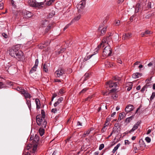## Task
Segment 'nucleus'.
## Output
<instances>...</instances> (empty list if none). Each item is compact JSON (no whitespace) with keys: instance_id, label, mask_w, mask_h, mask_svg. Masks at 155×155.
<instances>
[{"instance_id":"b1692460","label":"nucleus","mask_w":155,"mask_h":155,"mask_svg":"<svg viewBox=\"0 0 155 155\" xmlns=\"http://www.w3.org/2000/svg\"><path fill=\"white\" fill-rule=\"evenodd\" d=\"M42 128L41 127L39 129V132L41 136H42L45 133V129L44 128Z\"/></svg>"},{"instance_id":"9d476101","label":"nucleus","mask_w":155,"mask_h":155,"mask_svg":"<svg viewBox=\"0 0 155 155\" xmlns=\"http://www.w3.org/2000/svg\"><path fill=\"white\" fill-rule=\"evenodd\" d=\"M22 14L24 16H25L27 17L30 18L33 16V13L30 12L29 11L25 10L22 12Z\"/></svg>"},{"instance_id":"c9c22d12","label":"nucleus","mask_w":155,"mask_h":155,"mask_svg":"<svg viewBox=\"0 0 155 155\" xmlns=\"http://www.w3.org/2000/svg\"><path fill=\"white\" fill-rule=\"evenodd\" d=\"M132 116L127 118L125 120V122L128 123L132 120Z\"/></svg>"},{"instance_id":"f3484780","label":"nucleus","mask_w":155,"mask_h":155,"mask_svg":"<svg viewBox=\"0 0 155 155\" xmlns=\"http://www.w3.org/2000/svg\"><path fill=\"white\" fill-rule=\"evenodd\" d=\"M36 2V0H28V1L29 5L33 7H35Z\"/></svg>"},{"instance_id":"6ab92c4d","label":"nucleus","mask_w":155,"mask_h":155,"mask_svg":"<svg viewBox=\"0 0 155 155\" xmlns=\"http://www.w3.org/2000/svg\"><path fill=\"white\" fill-rule=\"evenodd\" d=\"M149 86L150 87V85L149 84H146L140 90L141 92L142 93H143L145 91H147V88Z\"/></svg>"},{"instance_id":"49530a36","label":"nucleus","mask_w":155,"mask_h":155,"mask_svg":"<svg viewBox=\"0 0 155 155\" xmlns=\"http://www.w3.org/2000/svg\"><path fill=\"white\" fill-rule=\"evenodd\" d=\"M47 23L48 22L46 21L45 20L43 21L41 24L42 25V27H45V25H47Z\"/></svg>"},{"instance_id":"7c9ffc66","label":"nucleus","mask_w":155,"mask_h":155,"mask_svg":"<svg viewBox=\"0 0 155 155\" xmlns=\"http://www.w3.org/2000/svg\"><path fill=\"white\" fill-rule=\"evenodd\" d=\"M31 101L29 100H26V104H27V105L28 106V107L30 110H31Z\"/></svg>"},{"instance_id":"72a5a7b5","label":"nucleus","mask_w":155,"mask_h":155,"mask_svg":"<svg viewBox=\"0 0 155 155\" xmlns=\"http://www.w3.org/2000/svg\"><path fill=\"white\" fill-rule=\"evenodd\" d=\"M94 97V95L89 96L85 98L84 100L85 101H90Z\"/></svg>"},{"instance_id":"680f3d73","label":"nucleus","mask_w":155,"mask_h":155,"mask_svg":"<svg viewBox=\"0 0 155 155\" xmlns=\"http://www.w3.org/2000/svg\"><path fill=\"white\" fill-rule=\"evenodd\" d=\"M63 100V98L62 97H60L58 99V101L60 103L61 101H62Z\"/></svg>"},{"instance_id":"1a4fd4ad","label":"nucleus","mask_w":155,"mask_h":155,"mask_svg":"<svg viewBox=\"0 0 155 155\" xmlns=\"http://www.w3.org/2000/svg\"><path fill=\"white\" fill-rule=\"evenodd\" d=\"M38 59H37L35 60V63L34 66L31 68L29 72L30 74H32L36 71L37 68L38 66Z\"/></svg>"},{"instance_id":"0e129e2a","label":"nucleus","mask_w":155,"mask_h":155,"mask_svg":"<svg viewBox=\"0 0 155 155\" xmlns=\"http://www.w3.org/2000/svg\"><path fill=\"white\" fill-rule=\"evenodd\" d=\"M134 150H140L138 145L137 146H136L134 147Z\"/></svg>"},{"instance_id":"c03bdc74","label":"nucleus","mask_w":155,"mask_h":155,"mask_svg":"<svg viewBox=\"0 0 155 155\" xmlns=\"http://www.w3.org/2000/svg\"><path fill=\"white\" fill-rule=\"evenodd\" d=\"M107 126H106V125H104V126L103 127L101 130L102 133H103L106 131L107 129L106 127Z\"/></svg>"},{"instance_id":"052dcab7","label":"nucleus","mask_w":155,"mask_h":155,"mask_svg":"<svg viewBox=\"0 0 155 155\" xmlns=\"http://www.w3.org/2000/svg\"><path fill=\"white\" fill-rule=\"evenodd\" d=\"M90 131H89V130H88L87 131L85 132L84 134V135H88V134H90ZM84 137H85V136H84Z\"/></svg>"},{"instance_id":"39448f33","label":"nucleus","mask_w":155,"mask_h":155,"mask_svg":"<svg viewBox=\"0 0 155 155\" xmlns=\"http://www.w3.org/2000/svg\"><path fill=\"white\" fill-rule=\"evenodd\" d=\"M112 53V50L110 46H106L104 49L103 51V56L104 57H108L111 55Z\"/></svg>"},{"instance_id":"2f4dec72","label":"nucleus","mask_w":155,"mask_h":155,"mask_svg":"<svg viewBox=\"0 0 155 155\" xmlns=\"http://www.w3.org/2000/svg\"><path fill=\"white\" fill-rule=\"evenodd\" d=\"M39 140V137L37 135H35V138L34 139V141L36 143H38Z\"/></svg>"},{"instance_id":"6e6d98bb","label":"nucleus","mask_w":155,"mask_h":155,"mask_svg":"<svg viewBox=\"0 0 155 155\" xmlns=\"http://www.w3.org/2000/svg\"><path fill=\"white\" fill-rule=\"evenodd\" d=\"M45 46H43V45H42L41 44H39L38 45V47L39 48L41 49H42L45 48Z\"/></svg>"},{"instance_id":"603ef678","label":"nucleus","mask_w":155,"mask_h":155,"mask_svg":"<svg viewBox=\"0 0 155 155\" xmlns=\"http://www.w3.org/2000/svg\"><path fill=\"white\" fill-rule=\"evenodd\" d=\"M145 140L148 143H149L151 141V139L149 137H146L145 138Z\"/></svg>"},{"instance_id":"79ce46f5","label":"nucleus","mask_w":155,"mask_h":155,"mask_svg":"<svg viewBox=\"0 0 155 155\" xmlns=\"http://www.w3.org/2000/svg\"><path fill=\"white\" fill-rule=\"evenodd\" d=\"M155 97V92H153L152 93V95H151L150 98V101H152Z\"/></svg>"},{"instance_id":"3c124183","label":"nucleus","mask_w":155,"mask_h":155,"mask_svg":"<svg viewBox=\"0 0 155 155\" xmlns=\"http://www.w3.org/2000/svg\"><path fill=\"white\" fill-rule=\"evenodd\" d=\"M104 144L103 143L100 144L99 147V150H102L104 147Z\"/></svg>"},{"instance_id":"ddd939ff","label":"nucleus","mask_w":155,"mask_h":155,"mask_svg":"<svg viewBox=\"0 0 155 155\" xmlns=\"http://www.w3.org/2000/svg\"><path fill=\"white\" fill-rule=\"evenodd\" d=\"M21 94L23 95L25 99L27 98H30L31 97V94L29 93L27 91L25 90H24L22 91H21Z\"/></svg>"},{"instance_id":"13d9d810","label":"nucleus","mask_w":155,"mask_h":155,"mask_svg":"<svg viewBox=\"0 0 155 155\" xmlns=\"http://www.w3.org/2000/svg\"><path fill=\"white\" fill-rule=\"evenodd\" d=\"M64 93L63 90L62 89H60L59 91V95L62 94Z\"/></svg>"},{"instance_id":"a878e982","label":"nucleus","mask_w":155,"mask_h":155,"mask_svg":"<svg viewBox=\"0 0 155 155\" xmlns=\"http://www.w3.org/2000/svg\"><path fill=\"white\" fill-rule=\"evenodd\" d=\"M51 27L52 25L50 24H49L45 29V33H48L51 30Z\"/></svg>"},{"instance_id":"09e8293b","label":"nucleus","mask_w":155,"mask_h":155,"mask_svg":"<svg viewBox=\"0 0 155 155\" xmlns=\"http://www.w3.org/2000/svg\"><path fill=\"white\" fill-rule=\"evenodd\" d=\"M5 85L4 83L1 82H0V89L5 87Z\"/></svg>"},{"instance_id":"4d7b16f0","label":"nucleus","mask_w":155,"mask_h":155,"mask_svg":"<svg viewBox=\"0 0 155 155\" xmlns=\"http://www.w3.org/2000/svg\"><path fill=\"white\" fill-rule=\"evenodd\" d=\"M2 35L5 38H7L8 37V35L5 33H3Z\"/></svg>"},{"instance_id":"a19ab883","label":"nucleus","mask_w":155,"mask_h":155,"mask_svg":"<svg viewBox=\"0 0 155 155\" xmlns=\"http://www.w3.org/2000/svg\"><path fill=\"white\" fill-rule=\"evenodd\" d=\"M11 3L12 6L14 8H16V5L15 4V2L13 0H11Z\"/></svg>"},{"instance_id":"423d86ee","label":"nucleus","mask_w":155,"mask_h":155,"mask_svg":"<svg viewBox=\"0 0 155 155\" xmlns=\"http://www.w3.org/2000/svg\"><path fill=\"white\" fill-rule=\"evenodd\" d=\"M104 25L102 24L101 25H100L99 27L98 30L101 32L100 35H104L106 33V29L107 27L103 28Z\"/></svg>"},{"instance_id":"f257e3e1","label":"nucleus","mask_w":155,"mask_h":155,"mask_svg":"<svg viewBox=\"0 0 155 155\" xmlns=\"http://www.w3.org/2000/svg\"><path fill=\"white\" fill-rule=\"evenodd\" d=\"M17 46L18 45H16L9 50V54L12 57L15 58L18 61L23 60L24 59L23 53L22 51L17 48Z\"/></svg>"},{"instance_id":"9b49d317","label":"nucleus","mask_w":155,"mask_h":155,"mask_svg":"<svg viewBox=\"0 0 155 155\" xmlns=\"http://www.w3.org/2000/svg\"><path fill=\"white\" fill-rule=\"evenodd\" d=\"M139 146L140 150H143L145 147L146 145L143 141V140L141 139H140L139 142Z\"/></svg>"},{"instance_id":"c85d7f7f","label":"nucleus","mask_w":155,"mask_h":155,"mask_svg":"<svg viewBox=\"0 0 155 155\" xmlns=\"http://www.w3.org/2000/svg\"><path fill=\"white\" fill-rule=\"evenodd\" d=\"M120 146V143H118L117 145L115 147L113 150H112V153H115L116 151L117 150L119 147Z\"/></svg>"},{"instance_id":"8fccbe9b","label":"nucleus","mask_w":155,"mask_h":155,"mask_svg":"<svg viewBox=\"0 0 155 155\" xmlns=\"http://www.w3.org/2000/svg\"><path fill=\"white\" fill-rule=\"evenodd\" d=\"M71 24L72 23L71 22L70 23L66 25V26L64 28L63 30L65 31L66 29L68 28V27L71 25Z\"/></svg>"},{"instance_id":"e433bc0d","label":"nucleus","mask_w":155,"mask_h":155,"mask_svg":"<svg viewBox=\"0 0 155 155\" xmlns=\"http://www.w3.org/2000/svg\"><path fill=\"white\" fill-rule=\"evenodd\" d=\"M43 71L45 72H47L48 71V70L47 68V66L46 64H44L43 65Z\"/></svg>"},{"instance_id":"473e14b6","label":"nucleus","mask_w":155,"mask_h":155,"mask_svg":"<svg viewBox=\"0 0 155 155\" xmlns=\"http://www.w3.org/2000/svg\"><path fill=\"white\" fill-rule=\"evenodd\" d=\"M88 89L87 88H84L79 92V94L81 95L82 94H83L85 93L88 90Z\"/></svg>"},{"instance_id":"f8f14e48","label":"nucleus","mask_w":155,"mask_h":155,"mask_svg":"<svg viewBox=\"0 0 155 155\" xmlns=\"http://www.w3.org/2000/svg\"><path fill=\"white\" fill-rule=\"evenodd\" d=\"M140 124V122L138 121L133 126V128L129 131H127V133H131L132 132H134L135 130L138 128Z\"/></svg>"},{"instance_id":"69168bd1","label":"nucleus","mask_w":155,"mask_h":155,"mask_svg":"<svg viewBox=\"0 0 155 155\" xmlns=\"http://www.w3.org/2000/svg\"><path fill=\"white\" fill-rule=\"evenodd\" d=\"M130 143V142L128 140H125V144L126 145H129Z\"/></svg>"},{"instance_id":"dca6fc26","label":"nucleus","mask_w":155,"mask_h":155,"mask_svg":"<svg viewBox=\"0 0 155 155\" xmlns=\"http://www.w3.org/2000/svg\"><path fill=\"white\" fill-rule=\"evenodd\" d=\"M132 34L130 33H125L123 35L122 37L123 40H128L131 37Z\"/></svg>"},{"instance_id":"20e7f679","label":"nucleus","mask_w":155,"mask_h":155,"mask_svg":"<svg viewBox=\"0 0 155 155\" xmlns=\"http://www.w3.org/2000/svg\"><path fill=\"white\" fill-rule=\"evenodd\" d=\"M111 38L110 36L104 37L102 40V42L98 45L97 47L96 48V53L98 52V51L101 47H103L106 45H109V43L110 42Z\"/></svg>"},{"instance_id":"7ed1b4c3","label":"nucleus","mask_w":155,"mask_h":155,"mask_svg":"<svg viewBox=\"0 0 155 155\" xmlns=\"http://www.w3.org/2000/svg\"><path fill=\"white\" fill-rule=\"evenodd\" d=\"M36 121L37 124L42 128H46L47 122L45 118L41 117V114L38 115L36 117Z\"/></svg>"},{"instance_id":"5fc2aeb1","label":"nucleus","mask_w":155,"mask_h":155,"mask_svg":"<svg viewBox=\"0 0 155 155\" xmlns=\"http://www.w3.org/2000/svg\"><path fill=\"white\" fill-rule=\"evenodd\" d=\"M154 64V62L152 61L151 62L149 63L147 65L149 67H151L153 66V64Z\"/></svg>"},{"instance_id":"f03ea898","label":"nucleus","mask_w":155,"mask_h":155,"mask_svg":"<svg viewBox=\"0 0 155 155\" xmlns=\"http://www.w3.org/2000/svg\"><path fill=\"white\" fill-rule=\"evenodd\" d=\"M117 85V83L114 82L113 81H109L107 82L105 86L106 87L108 88V87L109 88H112V89L110 90V92L107 93V92H105L104 94V95H107L110 93H116L117 91V89L116 87Z\"/></svg>"},{"instance_id":"4468645a","label":"nucleus","mask_w":155,"mask_h":155,"mask_svg":"<svg viewBox=\"0 0 155 155\" xmlns=\"http://www.w3.org/2000/svg\"><path fill=\"white\" fill-rule=\"evenodd\" d=\"M134 108V107L133 105L129 104L126 107L125 111L127 113H128L132 111Z\"/></svg>"},{"instance_id":"a211bd4d","label":"nucleus","mask_w":155,"mask_h":155,"mask_svg":"<svg viewBox=\"0 0 155 155\" xmlns=\"http://www.w3.org/2000/svg\"><path fill=\"white\" fill-rule=\"evenodd\" d=\"M81 16L80 15H79L77 16H75L74 18L71 21V22L72 24L73 23L75 22L76 21L79 20L81 18Z\"/></svg>"},{"instance_id":"cd10ccee","label":"nucleus","mask_w":155,"mask_h":155,"mask_svg":"<svg viewBox=\"0 0 155 155\" xmlns=\"http://www.w3.org/2000/svg\"><path fill=\"white\" fill-rule=\"evenodd\" d=\"M124 115H125V114L124 113H120L119 115L118 120H121L123 119L124 117Z\"/></svg>"},{"instance_id":"a18cd8bd","label":"nucleus","mask_w":155,"mask_h":155,"mask_svg":"<svg viewBox=\"0 0 155 155\" xmlns=\"http://www.w3.org/2000/svg\"><path fill=\"white\" fill-rule=\"evenodd\" d=\"M51 41L50 40H48V41H46L45 42H44L43 44V45H45V47L48 45L50 43Z\"/></svg>"},{"instance_id":"de8ad7c7","label":"nucleus","mask_w":155,"mask_h":155,"mask_svg":"<svg viewBox=\"0 0 155 155\" xmlns=\"http://www.w3.org/2000/svg\"><path fill=\"white\" fill-rule=\"evenodd\" d=\"M147 9H150V8H151V2H148V3L147 4Z\"/></svg>"},{"instance_id":"5701e85b","label":"nucleus","mask_w":155,"mask_h":155,"mask_svg":"<svg viewBox=\"0 0 155 155\" xmlns=\"http://www.w3.org/2000/svg\"><path fill=\"white\" fill-rule=\"evenodd\" d=\"M142 75V74L137 72L133 74L132 77L134 78H137L141 76Z\"/></svg>"},{"instance_id":"37998d69","label":"nucleus","mask_w":155,"mask_h":155,"mask_svg":"<svg viewBox=\"0 0 155 155\" xmlns=\"http://www.w3.org/2000/svg\"><path fill=\"white\" fill-rule=\"evenodd\" d=\"M110 119L109 118H107L104 125H106V126H107L110 123Z\"/></svg>"},{"instance_id":"58836bf2","label":"nucleus","mask_w":155,"mask_h":155,"mask_svg":"<svg viewBox=\"0 0 155 155\" xmlns=\"http://www.w3.org/2000/svg\"><path fill=\"white\" fill-rule=\"evenodd\" d=\"M41 117L42 118L44 117L45 118V112L43 110H41Z\"/></svg>"},{"instance_id":"f704fd0d","label":"nucleus","mask_w":155,"mask_h":155,"mask_svg":"<svg viewBox=\"0 0 155 155\" xmlns=\"http://www.w3.org/2000/svg\"><path fill=\"white\" fill-rule=\"evenodd\" d=\"M54 0H49V1L47 2L45 4V6L46 5L48 6L50 5L52 3L54 2Z\"/></svg>"},{"instance_id":"393cba45","label":"nucleus","mask_w":155,"mask_h":155,"mask_svg":"<svg viewBox=\"0 0 155 155\" xmlns=\"http://www.w3.org/2000/svg\"><path fill=\"white\" fill-rule=\"evenodd\" d=\"M15 89L19 91V93H20L21 94V91H24V90H25L23 88L21 87H18L16 88H15Z\"/></svg>"},{"instance_id":"2eb2a0df","label":"nucleus","mask_w":155,"mask_h":155,"mask_svg":"<svg viewBox=\"0 0 155 155\" xmlns=\"http://www.w3.org/2000/svg\"><path fill=\"white\" fill-rule=\"evenodd\" d=\"M141 7V5L140 4L137 3L136 4L135 10V13H138L140 11L141 12L142 11V9Z\"/></svg>"},{"instance_id":"774afa93","label":"nucleus","mask_w":155,"mask_h":155,"mask_svg":"<svg viewBox=\"0 0 155 155\" xmlns=\"http://www.w3.org/2000/svg\"><path fill=\"white\" fill-rule=\"evenodd\" d=\"M60 103L59 102H58V101L56 102L54 104V106L55 107H56Z\"/></svg>"},{"instance_id":"e2e57ef3","label":"nucleus","mask_w":155,"mask_h":155,"mask_svg":"<svg viewBox=\"0 0 155 155\" xmlns=\"http://www.w3.org/2000/svg\"><path fill=\"white\" fill-rule=\"evenodd\" d=\"M65 51V49L64 48H62L61 49L60 51L58 52V54H60L61 53L63 52H64Z\"/></svg>"},{"instance_id":"412c9836","label":"nucleus","mask_w":155,"mask_h":155,"mask_svg":"<svg viewBox=\"0 0 155 155\" xmlns=\"http://www.w3.org/2000/svg\"><path fill=\"white\" fill-rule=\"evenodd\" d=\"M95 51L94 52V54H92L91 55H89L87 56H86L84 58L83 61H86L88 60L90 58H91L95 54H96L97 53H96V49L95 50Z\"/></svg>"},{"instance_id":"0eeeda50","label":"nucleus","mask_w":155,"mask_h":155,"mask_svg":"<svg viewBox=\"0 0 155 155\" xmlns=\"http://www.w3.org/2000/svg\"><path fill=\"white\" fill-rule=\"evenodd\" d=\"M64 72L65 71L64 69L60 68L55 72V74H56L57 77H59L62 76L64 74Z\"/></svg>"},{"instance_id":"ea45409f","label":"nucleus","mask_w":155,"mask_h":155,"mask_svg":"<svg viewBox=\"0 0 155 155\" xmlns=\"http://www.w3.org/2000/svg\"><path fill=\"white\" fill-rule=\"evenodd\" d=\"M114 93V94H112V97L114 100H117V95L115 93Z\"/></svg>"},{"instance_id":"6e6552de","label":"nucleus","mask_w":155,"mask_h":155,"mask_svg":"<svg viewBox=\"0 0 155 155\" xmlns=\"http://www.w3.org/2000/svg\"><path fill=\"white\" fill-rule=\"evenodd\" d=\"M45 6V4L44 2H36L34 8L36 9H41Z\"/></svg>"},{"instance_id":"4c0bfd02","label":"nucleus","mask_w":155,"mask_h":155,"mask_svg":"<svg viewBox=\"0 0 155 155\" xmlns=\"http://www.w3.org/2000/svg\"><path fill=\"white\" fill-rule=\"evenodd\" d=\"M118 127H114L113 128V130L112 131V133H118Z\"/></svg>"},{"instance_id":"bb28decb","label":"nucleus","mask_w":155,"mask_h":155,"mask_svg":"<svg viewBox=\"0 0 155 155\" xmlns=\"http://www.w3.org/2000/svg\"><path fill=\"white\" fill-rule=\"evenodd\" d=\"M105 64L106 67H111L113 66L112 64H111L110 62L108 61H106L105 62Z\"/></svg>"},{"instance_id":"bf43d9fd","label":"nucleus","mask_w":155,"mask_h":155,"mask_svg":"<svg viewBox=\"0 0 155 155\" xmlns=\"http://www.w3.org/2000/svg\"><path fill=\"white\" fill-rule=\"evenodd\" d=\"M144 33L145 34V35H146V36H147V35L149 34H150V31L147 30L145 31L144 32Z\"/></svg>"},{"instance_id":"c756f323","label":"nucleus","mask_w":155,"mask_h":155,"mask_svg":"<svg viewBox=\"0 0 155 155\" xmlns=\"http://www.w3.org/2000/svg\"><path fill=\"white\" fill-rule=\"evenodd\" d=\"M86 0H82L78 4L80 5L81 6L85 7L86 4Z\"/></svg>"},{"instance_id":"aec40b11","label":"nucleus","mask_w":155,"mask_h":155,"mask_svg":"<svg viewBox=\"0 0 155 155\" xmlns=\"http://www.w3.org/2000/svg\"><path fill=\"white\" fill-rule=\"evenodd\" d=\"M77 7L78 9V11L79 13H81L82 12L83 9L85 7L84 6H81L80 5H79L78 4Z\"/></svg>"},{"instance_id":"338daca9","label":"nucleus","mask_w":155,"mask_h":155,"mask_svg":"<svg viewBox=\"0 0 155 155\" xmlns=\"http://www.w3.org/2000/svg\"><path fill=\"white\" fill-rule=\"evenodd\" d=\"M57 109L56 108H53L51 110V112L54 113H56L57 112Z\"/></svg>"},{"instance_id":"4be33fe9","label":"nucleus","mask_w":155,"mask_h":155,"mask_svg":"<svg viewBox=\"0 0 155 155\" xmlns=\"http://www.w3.org/2000/svg\"><path fill=\"white\" fill-rule=\"evenodd\" d=\"M35 102L36 105V108L37 109H39L41 105L40 101L38 99L36 98L35 100Z\"/></svg>"},{"instance_id":"864d4df0","label":"nucleus","mask_w":155,"mask_h":155,"mask_svg":"<svg viewBox=\"0 0 155 155\" xmlns=\"http://www.w3.org/2000/svg\"><path fill=\"white\" fill-rule=\"evenodd\" d=\"M152 14H151V13L148 14L145 16V18H149L150 17H152Z\"/></svg>"}]
</instances>
